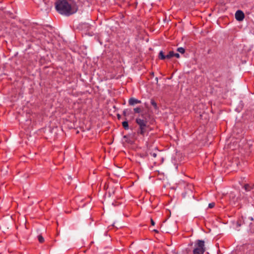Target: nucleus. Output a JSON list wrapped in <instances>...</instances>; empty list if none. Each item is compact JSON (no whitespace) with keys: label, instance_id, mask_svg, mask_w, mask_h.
Segmentation results:
<instances>
[{"label":"nucleus","instance_id":"obj_1","mask_svg":"<svg viewBox=\"0 0 254 254\" xmlns=\"http://www.w3.org/2000/svg\"><path fill=\"white\" fill-rule=\"evenodd\" d=\"M56 9L60 14L65 16L75 13L77 8L75 5H71L67 0H58L56 2Z\"/></svg>","mask_w":254,"mask_h":254},{"label":"nucleus","instance_id":"obj_2","mask_svg":"<svg viewBox=\"0 0 254 254\" xmlns=\"http://www.w3.org/2000/svg\"><path fill=\"white\" fill-rule=\"evenodd\" d=\"M205 251L204 241L197 240L194 243L193 254H204Z\"/></svg>","mask_w":254,"mask_h":254},{"label":"nucleus","instance_id":"obj_3","mask_svg":"<svg viewBox=\"0 0 254 254\" xmlns=\"http://www.w3.org/2000/svg\"><path fill=\"white\" fill-rule=\"evenodd\" d=\"M135 121L139 127L137 133L143 135L146 130L147 121L140 118H136Z\"/></svg>","mask_w":254,"mask_h":254},{"label":"nucleus","instance_id":"obj_4","mask_svg":"<svg viewBox=\"0 0 254 254\" xmlns=\"http://www.w3.org/2000/svg\"><path fill=\"white\" fill-rule=\"evenodd\" d=\"M245 17L244 13L240 10H237L235 13V18L239 21H242Z\"/></svg>","mask_w":254,"mask_h":254},{"label":"nucleus","instance_id":"obj_5","mask_svg":"<svg viewBox=\"0 0 254 254\" xmlns=\"http://www.w3.org/2000/svg\"><path fill=\"white\" fill-rule=\"evenodd\" d=\"M141 101L134 98H130L128 100V104L130 106H134L136 104L141 103Z\"/></svg>","mask_w":254,"mask_h":254},{"label":"nucleus","instance_id":"obj_6","mask_svg":"<svg viewBox=\"0 0 254 254\" xmlns=\"http://www.w3.org/2000/svg\"><path fill=\"white\" fill-rule=\"evenodd\" d=\"M244 188L246 191H249L251 190L254 189V185L251 186L249 184H246L244 186Z\"/></svg>","mask_w":254,"mask_h":254},{"label":"nucleus","instance_id":"obj_7","mask_svg":"<svg viewBox=\"0 0 254 254\" xmlns=\"http://www.w3.org/2000/svg\"><path fill=\"white\" fill-rule=\"evenodd\" d=\"M151 104L153 106L154 108L156 110L158 109L156 102L153 99H151L150 101Z\"/></svg>","mask_w":254,"mask_h":254},{"label":"nucleus","instance_id":"obj_8","mask_svg":"<svg viewBox=\"0 0 254 254\" xmlns=\"http://www.w3.org/2000/svg\"><path fill=\"white\" fill-rule=\"evenodd\" d=\"M166 56L164 55V53L162 51H161L159 54V58L161 60H165L166 59Z\"/></svg>","mask_w":254,"mask_h":254},{"label":"nucleus","instance_id":"obj_9","mask_svg":"<svg viewBox=\"0 0 254 254\" xmlns=\"http://www.w3.org/2000/svg\"><path fill=\"white\" fill-rule=\"evenodd\" d=\"M122 125L125 129H128L129 128L128 124L127 121H124L122 123Z\"/></svg>","mask_w":254,"mask_h":254},{"label":"nucleus","instance_id":"obj_10","mask_svg":"<svg viewBox=\"0 0 254 254\" xmlns=\"http://www.w3.org/2000/svg\"><path fill=\"white\" fill-rule=\"evenodd\" d=\"M174 57V52L173 51H170L168 54L166 55L165 57L166 59H169L171 58L172 57Z\"/></svg>","mask_w":254,"mask_h":254},{"label":"nucleus","instance_id":"obj_11","mask_svg":"<svg viewBox=\"0 0 254 254\" xmlns=\"http://www.w3.org/2000/svg\"><path fill=\"white\" fill-rule=\"evenodd\" d=\"M177 51L181 54H184L185 52V50L183 47H179L177 49Z\"/></svg>","mask_w":254,"mask_h":254},{"label":"nucleus","instance_id":"obj_12","mask_svg":"<svg viewBox=\"0 0 254 254\" xmlns=\"http://www.w3.org/2000/svg\"><path fill=\"white\" fill-rule=\"evenodd\" d=\"M133 111L135 113H139L141 112V108L140 107H136L134 108Z\"/></svg>","mask_w":254,"mask_h":254},{"label":"nucleus","instance_id":"obj_13","mask_svg":"<svg viewBox=\"0 0 254 254\" xmlns=\"http://www.w3.org/2000/svg\"><path fill=\"white\" fill-rule=\"evenodd\" d=\"M38 239L40 243H42L44 241V238L41 235H39L38 236Z\"/></svg>","mask_w":254,"mask_h":254},{"label":"nucleus","instance_id":"obj_14","mask_svg":"<svg viewBox=\"0 0 254 254\" xmlns=\"http://www.w3.org/2000/svg\"><path fill=\"white\" fill-rule=\"evenodd\" d=\"M214 206H215V203H214V202H211V203H209V204H208V208H213Z\"/></svg>","mask_w":254,"mask_h":254},{"label":"nucleus","instance_id":"obj_15","mask_svg":"<svg viewBox=\"0 0 254 254\" xmlns=\"http://www.w3.org/2000/svg\"><path fill=\"white\" fill-rule=\"evenodd\" d=\"M150 155L152 156L153 157H156L157 156V153L156 152H150Z\"/></svg>","mask_w":254,"mask_h":254},{"label":"nucleus","instance_id":"obj_16","mask_svg":"<svg viewBox=\"0 0 254 254\" xmlns=\"http://www.w3.org/2000/svg\"><path fill=\"white\" fill-rule=\"evenodd\" d=\"M174 57H175L177 58H180V55L178 53H174Z\"/></svg>","mask_w":254,"mask_h":254},{"label":"nucleus","instance_id":"obj_17","mask_svg":"<svg viewBox=\"0 0 254 254\" xmlns=\"http://www.w3.org/2000/svg\"><path fill=\"white\" fill-rule=\"evenodd\" d=\"M141 157L142 158H145L147 156V154H143V155H140Z\"/></svg>","mask_w":254,"mask_h":254},{"label":"nucleus","instance_id":"obj_18","mask_svg":"<svg viewBox=\"0 0 254 254\" xmlns=\"http://www.w3.org/2000/svg\"><path fill=\"white\" fill-rule=\"evenodd\" d=\"M151 224L152 225H155V222H154V221L152 219H151Z\"/></svg>","mask_w":254,"mask_h":254},{"label":"nucleus","instance_id":"obj_19","mask_svg":"<svg viewBox=\"0 0 254 254\" xmlns=\"http://www.w3.org/2000/svg\"><path fill=\"white\" fill-rule=\"evenodd\" d=\"M241 224L239 222H238L237 223V227H240V226H241Z\"/></svg>","mask_w":254,"mask_h":254},{"label":"nucleus","instance_id":"obj_20","mask_svg":"<svg viewBox=\"0 0 254 254\" xmlns=\"http://www.w3.org/2000/svg\"><path fill=\"white\" fill-rule=\"evenodd\" d=\"M249 219L252 221L253 220V218L252 217H250Z\"/></svg>","mask_w":254,"mask_h":254},{"label":"nucleus","instance_id":"obj_21","mask_svg":"<svg viewBox=\"0 0 254 254\" xmlns=\"http://www.w3.org/2000/svg\"><path fill=\"white\" fill-rule=\"evenodd\" d=\"M154 231L155 232H158L156 230H154Z\"/></svg>","mask_w":254,"mask_h":254}]
</instances>
